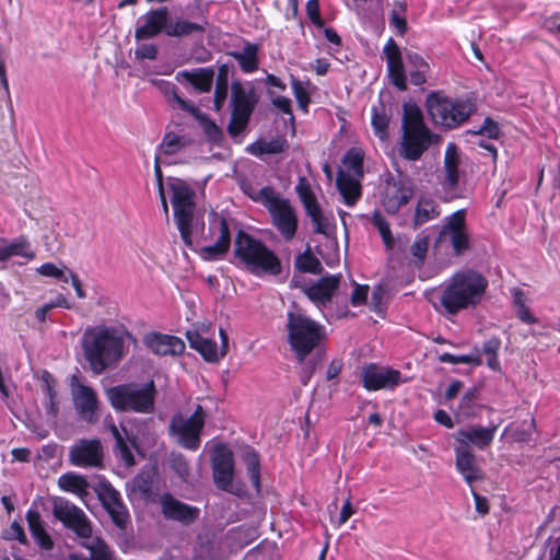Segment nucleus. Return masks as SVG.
<instances>
[{"instance_id": "13d9d810", "label": "nucleus", "mask_w": 560, "mask_h": 560, "mask_svg": "<svg viewBox=\"0 0 560 560\" xmlns=\"http://www.w3.org/2000/svg\"><path fill=\"white\" fill-rule=\"evenodd\" d=\"M475 133L486 136L489 139H498L500 137L501 130L498 122L487 117L482 126Z\"/></svg>"}, {"instance_id": "a211bd4d", "label": "nucleus", "mask_w": 560, "mask_h": 560, "mask_svg": "<svg viewBox=\"0 0 560 560\" xmlns=\"http://www.w3.org/2000/svg\"><path fill=\"white\" fill-rule=\"evenodd\" d=\"M361 381L363 387L370 392L394 389L404 382L398 370L374 363L362 369Z\"/></svg>"}, {"instance_id": "393cba45", "label": "nucleus", "mask_w": 560, "mask_h": 560, "mask_svg": "<svg viewBox=\"0 0 560 560\" xmlns=\"http://www.w3.org/2000/svg\"><path fill=\"white\" fill-rule=\"evenodd\" d=\"M455 467L463 476L469 487L472 483L483 479V472L477 464V458L470 450H464L462 446H454Z\"/></svg>"}, {"instance_id": "bf43d9fd", "label": "nucleus", "mask_w": 560, "mask_h": 560, "mask_svg": "<svg viewBox=\"0 0 560 560\" xmlns=\"http://www.w3.org/2000/svg\"><path fill=\"white\" fill-rule=\"evenodd\" d=\"M100 498L105 510L113 504L115 505V503L121 500L120 493L110 486L103 488L102 492L100 493Z\"/></svg>"}, {"instance_id": "f8f14e48", "label": "nucleus", "mask_w": 560, "mask_h": 560, "mask_svg": "<svg viewBox=\"0 0 560 560\" xmlns=\"http://www.w3.org/2000/svg\"><path fill=\"white\" fill-rule=\"evenodd\" d=\"M460 162L462 158L459 148L454 142H448L444 152V173L440 182L442 199L444 201H452L464 197L465 187L462 180V173L459 171Z\"/></svg>"}, {"instance_id": "f704fd0d", "label": "nucleus", "mask_w": 560, "mask_h": 560, "mask_svg": "<svg viewBox=\"0 0 560 560\" xmlns=\"http://www.w3.org/2000/svg\"><path fill=\"white\" fill-rule=\"evenodd\" d=\"M390 117V109L387 108L384 103L380 102L377 105L372 106L371 125L374 135L381 141H385L388 139V126Z\"/></svg>"}, {"instance_id": "4c0bfd02", "label": "nucleus", "mask_w": 560, "mask_h": 560, "mask_svg": "<svg viewBox=\"0 0 560 560\" xmlns=\"http://www.w3.org/2000/svg\"><path fill=\"white\" fill-rule=\"evenodd\" d=\"M478 392L477 389H468L463 397L455 410L457 421L466 420L478 415L480 406L477 404Z\"/></svg>"}, {"instance_id": "a18cd8bd", "label": "nucleus", "mask_w": 560, "mask_h": 560, "mask_svg": "<svg viewBox=\"0 0 560 560\" xmlns=\"http://www.w3.org/2000/svg\"><path fill=\"white\" fill-rule=\"evenodd\" d=\"M345 173H350L352 176L363 177V154L358 149H350L342 159Z\"/></svg>"}, {"instance_id": "39448f33", "label": "nucleus", "mask_w": 560, "mask_h": 560, "mask_svg": "<svg viewBox=\"0 0 560 560\" xmlns=\"http://www.w3.org/2000/svg\"><path fill=\"white\" fill-rule=\"evenodd\" d=\"M288 342L299 363H303L325 339V327L299 312L287 314Z\"/></svg>"}, {"instance_id": "2f4dec72", "label": "nucleus", "mask_w": 560, "mask_h": 560, "mask_svg": "<svg viewBox=\"0 0 560 560\" xmlns=\"http://www.w3.org/2000/svg\"><path fill=\"white\" fill-rule=\"evenodd\" d=\"M412 194L413 190L410 185L404 182L395 183L387 189L384 198L386 210L390 213L397 212L401 206L411 199Z\"/></svg>"}, {"instance_id": "f257e3e1", "label": "nucleus", "mask_w": 560, "mask_h": 560, "mask_svg": "<svg viewBox=\"0 0 560 560\" xmlns=\"http://www.w3.org/2000/svg\"><path fill=\"white\" fill-rule=\"evenodd\" d=\"M488 288L487 278L474 269L456 271L438 291L440 307L446 315H457L478 306Z\"/></svg>"}, {"instance_id": "c756f323", "label": "nucleus", "mask_w": 560, "mask_h": 560, "mask_svg": "<svg viewBox=\"0 0 560 560\" xmlns=\"http://www.w3.org/2000/svg\"><path fill=\"white\" fill-rule=\"evenodd\" d=\"M361 178L343 171L338 172L336 184L343 202L348 207L354 206L361 197Z\"/></svg>"}, {"instance_id": "3c124183", "label": "nucleus", "mask_w": 560, "mask_h": 560, "mask_svg": "<svg viewBox=\"0 0 560 560\" xmlns=\"http://www.w3.org/2000/svg\"><path fill=\"white\" fill-rule=\"evenodd\" d=\"M439 360L443 363H450V364H471L475 366H479L482 364V360H481L479 353L455 355V354L445 352L439 357Z\"/></svg>"}, {"instance_id": "412c9836", "label": "nucleus", "mask_w": 560, "mask_h": 560, "mask_svg": "<svg viewBox=\"0 0 560 560\" xmlns=\"http://www.w3.org/2000/svg\"><path fill=\"white\" fill-rule=\"evenodd\" d=\"M498 428L499 424L490 427L475 424L459 429L454 433L455 446L469 450V446L472 445L478 450H485L493 442Z\"/></svg>"}, {"instance_id": "0eeeda50", "label": "nucleus", "mask_w": 560, "mask_h": 560, "mask_svg": "<svg viewBox=\"0 0 560 560\" xmlns=\"http://www.w3.org/2000/svg\"><path fill=\"white\" fill-rule=\"evenodd\" d=\"M155 385L150 381L143 385L127 383L106 390V397L117 411L151 413L154 411Z\"/></svg>"}, {"instance_id": "423d86ee", "label": "nucleus", "mask_w": 560, "mask_h": 560, "mask_svg": "<svg viewBox=\"0 0 560 560\" xmlns=\"http://www.w3.org/2000/svg\"><path fill=\"white\" fill-rule=\"evenodd\" d=\"M430 143V130L423 121L421 109L415 105L405 104L399 154L406 160L417 161Z\"/></svg>"}, {"instance_id": "338daca9", "label": "nucleus", "mask_w": 560, "mask_h": 560, "mask_svg": "<svg viewBox=\"0 0 560 560\" xmlns=\"http://www.w3.org/2000/svg\"><path fill=\"white\" fill-rule=\"evenodd\" d=\"M406 62L411 69H430L429 63L417 52L409 51L406 54Z\"/></svg>"}, {"instance_id": "774afa93", "label": "nucleus", "mask_w": 560, "mask_h": 560, "mask_svg": "<svg viewBox=\"0 0 560 560\" xmlns=\"http://www.w3.org/2000/svg\"><path fill=\"white\" fill-rule=\"evenodd\" d=\"M316 369V360L311 359L307 362H305L304 366L302 368V371L300 373V381L303 385H307L311 381L314 372Z\"/></svg>"}, {"instance_id": "603ef678", "label": "nucleus", "mask_w": 560, "mask_h": 560, "mask_svg": "<svg viewBox=\"0 0 560 560\" xmlns=\"http://www.w3.org/2000/svg\"><path fill=\"white\" fill-rule=\"evenodd\" d=\"M68 271H71L66 266L58 267L52 262H45L37 268V272L44 277L55 278L63 283L69 282Z\"/></svg>"}, {"instance_id": "de8ad7c7", "label": "nucleus", "mask_w": 560, "mask_h": 560, "mask_svg": "<svg viewBox=\"0 0 560 560\" xmlns=\"http://www.w3.org/2000/svg\"><path fill=\"white\" fill-rule=\"evenodd\" d=\"M287 148V141L282 138H275L268 141H260L253 145V153L255 154H277L281 153Z\"/></svg>"}, {"instance_id": "c85d7f7f", "label": "nucleus", "mask_w": 560, "mask_h": 560, "mask_svg": "<svg viewBox=\"0 0 560 560\" xmlns=\"http://www.w3.org/2000/svg\"><path fill=\"white\" fill-rule=\"evenodd\" d=\"M88 553H73L71 560H116L113 550L100 537H90L81 541Z\"/></svg>"}, {"instance_id": "dca6fc26", "label": "nucleus", "mask_w": 560, "mask_h": 560, "mask_svg": "<svg viewBox=\"0 0 560 560\" xmlns=\"http://www.w3.org/2000/svg\"><path fill=\"white\" fill-rule=\"evenodd\" d=\"M211 466L215 486L226 492L238 494L233 487L234 455L224 444L214 447L211 456Z\"/></svg>"}, {"instance_id": "79ce46f5", "label": "nucleus", "mask_w": 560, "mask_h": 560, "mask_svg": "<svg viewBox=\"0 0 560 560\" xmlns=\"http://www.w3.org/2000/svg\"><path fill=\"white\" fill-rule=\"evenodd\" d=\"M58 486L63 491H68L78 495L86 493L88 482L79 475L67 472L59 477Z\"/></svg>"}, {"instance_id": "20e7f679", "label": "nucleus", "mask_w": 560, "mask_h": 560, "mask_svg": "<svg viewBox=\"0 0 560 560\" xmlns=\"http://www.w3.org/2000/svg\"><path fill=\"white\" fill-rule=\"evenodd\" d=\"M234 255L255 276H279L282 272L281 260L277 254L260 240L242 230L235 237Z\"/></svg>"}, {"instance_id": "ddd939ff", "label": "nucleus", "mask_w": 560, "mask_h": 560, "mask_svg": "<svg viewBox=\"0 0 560 560\" xmlns=\"http://www.w3.org/2000/svg\"><path fill=\"white\" fill-rule=\"evenodd\" d=\"M439 241L448 243L456 256H460L468 250L470 237L466 226L465 209H459L443 219Z\"/></svg>"}, {"instance_id": "e433bc0d", "label": "nucleus", "mask_w": 560, "mask_h": 560, "mask_svg": "<svg viewBox=\"0 0 560 560\" xmlns=\"http://www.w3.org/2000/svg\"><path fill=\"white\" fill-rule=\"evenodd\" d=\"M257 52V45L247 42L242 50L232 51L230 55L238 62L245 73H252L258 69Z\"/></svg>"}, {"instance_id": "b1692460", "label": "nucleus", "mask_w": 560, "mask_h": 560, "mask_svg": "<svg viewBox=\"0 0 560 560\" xmlns=\"http://www.w3.org/2000/svg\"><path fill=\"white\" fill-rule=\"evenodd\" d=\"M167 8L151 10L139 18L135 36L137 39H149L156 36L166 25Z\"/></svg>"}, {"instance_id": "680f3d73", "label": "nucleus", "mask_w": 560, "mask_h": 560, "mask_svg": "<svg viewBox=\"0 0 560 560\" xmlns=\"http://www.w3.org/2000/svg\"><path fill=\"white\" fill-rule=\"evenodd\" d=\"M369 287L354 283V289L351 293L350 302L352 306H359L365 303L368 299Z\"/></svg>"}, {"instance_id": "a19ab883", "label": "nucleus", "mask_w": 560, "mask_h": 560, "mask_svg": "<svg viewBox=\"0 0 560 560\" xmlns=\"http://www.w3.org/2000/svg\"><path fill=\"white\" fill-rule=\"evenodd\" d=\"M206 21H203V23H196L178 19L170 28L166 30V34L170 36L183 37L194 33H203L206 31Z\"/></svg>"}, {"instance_id": "0e129e2a", "label": "nucleus", "mask_w": 560, "mask_h": 560, "mask_svg": "<svg viewBox=\"0 0 560 560\" xmlns=\"http://www.w3.org/2000/svg\"><path fill=\"white\" fill-rule=\"evenodd\" d=\"M386 62H392L401 59V54L398 45L393 38H389L383 49Z\"/></svg>"}, {"instance_id": "6e6552de", "label": "nucleus", "mask_w": 560, "mask_h": 560, "mask_svg": "<svg viewBox=\"0 0 560 560\" xmlns=\"http://www.w3.org/2000/svg\"><path fill=\"white\" fill-rule=\"evenodd\" d=\"M425 103L433 122L448 129L465 122L476 109L468 100L452 98L440 93L428 95Z\"/></svg>"}, {"instance_id": "9b49d317", "label": "nucleus", "mask_w": 560, "mask_h": 560, "mask_svg": "<svg viewBox=\"0 0 560 560\" xmlns=\"http://www.w3.org/2000/svg\"><path fill=\"white\" fill-rule=\"evenodd\" d=\"M231 89L232 113L228 131L232 137H236L247 127L257 103V96L253 88H246L240 82H233Z\"/></svg>"}, {"instance_id": "37998d69", "label": "nucleus", "mask_w": 560, "mask_h": 560, "mask_svg": "<svg viewBox=\"0 0 560 560\" xmlns=\"http://www.w3.org/2000/svg\"><path fill=\"white\" fill-rule=\"evenodd\" d=\"M188 143L189 141L186 137L167 132L159 145V151L164 155H173L184 149Z\"/></svg>"}, {"instance_id": "8fccbe9b", "label": "nucleus", "mask_w": 560, "mask_h": 560, "mask_svg": "<svg viewBox=\"0 0 560 560\" xmlns=\"http://www.w3.org/2000/svg\"><path fill=\"white\" fill-rule=\"evenodd\" d=\"M228 95V73L225 67H221L217 78L214 90V108L221 110Z\"/></svg>"}, {"instance_id": "72a5a7b5", "label": "nucleus", "mask_w": 560, "mask_h": 560, "mask_svg": "<svg viewBox=\"0 0 560 560\" xmlns=\"http://www.w3.org/2000/svg\"><path fill=\"white\" fill-rule=\"evenodd\" d=\"M26 521L30 532L39 547L46 550L51 549L54 544L45 529L40 514L37 511L31 509L26 512Z\"/></svg>"}, {"instance_id": "864d4df0", "label": "nucleus", "mask_w": 560, "mask_h": 560, "mask_svg": "<svg viewBox=\"0 0 560 560\" xmlns=\"http://www.w3.org/2000/svg\"><path fill=\"white\" fill-rule=\"evenodd\" d=\"M106 511L108 512L112 521L117 527L125 528L127 526V523L129 521V513L127 508L122 503V500L115 503V505L113 504L108 506Z\"/></svg>"}, {"instance_id": "ea45409f", "label": "nucleus", "mask_w": 560, "mask_h": 560, "mask_svg": "<svg viewBox=\"0 0 560 560\" xmlns=\"http://www.w3.org/2000/svg\"><path fill=\"white\" fill-rule=\"evenodd\" d=\"M243 460L246 465V470L249 476L250 482L257 492L260 491V462L259 456L254 450H246L243 453Z\"/></svg>"}, {"instance_id": "cd10ccee", "label": "nucleus", "mask_w": 560, "mask_h": 560, "mask_svg": "<svg viewBox=\"0 0 560 560\" xmlns=\"http://www.w3.org/2000/svg\"><path fill=\"white\" fill-rule=\"evenodd\" d=\"M175 78L180 84H190L199 93H208L212 89L214 70L212 68L183 70L177 72Z\"/></svg>"}, {"instance_id": "9d476101", "label": "nucleus", "mask_w": 560, "mask_h": 560, "mask_svg": "<svg viewBox=\"0 0 560 560\" xmlns=\"http://www.w3.org/2000/svg\"><path fill=\"white\" fill-rule=\"evenodd\" d=\"M207 413L198 405L191 416L175 413L170 423V432L176 436L177 443L186 450L197 451L200 446V435L205 427Z\"/></svg>"}, {"instance_id": "5701e85b", "label": "nucleus", "mask_w": 560, "mask_h": 560, "mask_svg": "<svg viewBox=\"0 0 560 560\" xmlns=\"http://www.w3.org/2000/svg\"><path fill=\"white\" fill-rule=\"evenodd\" d=\"M340 284V276L322 277L317 282L304 287L303 291L318 308L330 303L332 295Z\"/></svg>"}, {"instance_id": "f03ea898", "label": "nucleus", "mask_w": 560, "mask_h": 560, "mask_svg": "<svg viewBox=\"0 0 560 560\" xmlns=\"http://www.w3.org/2000/svg\"><path fill=\"white\" fill-rule=\"evenodd\" d=\"M129 336L114 327L95 326L84 330L81 338L83 355L91 371L100 375L114 368L125 355V338Z\"/></svg>"}, {"instance_id": "2eb2a0df", "label": "nucleus", "mask_w": 560, "mask_h": 560, "mask_svg": "<svg viewBox=\"0 0 560 560\" xmlns=\"http://www.w3.org/2000/svg\"><path fill=\"white\" fill-rule=\"evenodd\" d=\"M209 238L213 244L201 247L200 257L206 261L223 258L231 246V233L225 218L213 214L209 224Z\"/></svg>"}, {"instance_id": "aec40b11", "label": "nucleus", "mask_w": 560, "mask_h": 560, "mask_svg": "<svg viewBox=\"0 0 560 560\" xmlns=\"http://www.w3.org/2000/svg\"><path fill=\"white\" fill-rule=\"evenodd\" d=\"M69 458L77 467H100L103 462V446L97 439H81L71 445Z\"/></svg>"}, {"instance_id": "c03bdc74", "label": "nucleus", "mask_w": 560, "mask_h": 560, "mask_svg": "<svg viewBox=\"0 0 560 560\" xmlns=\"http://www.w3.org/2000/svg\"><path fill=\"white\" fill-rule=\"evenodd\" d=\"M501 348V340L497 337L487 339L482 346L480 352L487 357V366L492 371H500L501 365L498 359V353Z\"/></svg>"}, {"instance_id": "c9c22d12", "label": "nucleus", "mask_w": 560, "mask_h": 560, "mask_svg": "<svg viewBox=\"0 0 560 560\" xmlns=\"http://www.w3.org/2000/svg\"><path fill=\"white\" fill-rule=\"evenodd\" d=\"M441 214L439 205L435 200L428 198V197H421L418 200L412 223L413 228L417 229L423 224H425L429 221H432L436 218H439Z\"/></svg>"}, {"instance_id": "69168bd1", "label": "nucleus", "mask_w": 560, "mask_h": 560, "mask_svg": "<svg viewBox=\"0 0 560 560\" xmlns=\"http://www.w3.org/2000/svg\"><path fill=\"white\" fill-rule=\"evenodd\" d=\"M429 242L427 237H420L411 245L410 252L413 257L423 260L428 252Z\"/></svg>"}, {"instance_id": "6ab92c4d", "label": "nucleus", "mask_w": 560, "mask_h": 560, "mask_svg": "<svg viewBox=\"0 0 560 560\" xmlns=\"http://www.w3.org/2000/svg\"><path fill=\"white\" fill-rule=\"evenodd\" d=\"M71 394L79 418L90 424L96 423L100 418V400L95 390L84 384H72Z\"/></svg>"}, {"instance_id": "49530a36", "label": "nucleus", "mask_w": 560, "mask_h": 560, "mask_svg": "<svg viewBox=\"0 0 560 560\" xmlns=\"http://www.w3.org/2000/svg\"><path fill=\"white\" fill-rule=\"evenodd\" d=\"M371 221L372 224L377 229L385 247L387 249H393L395 246V238L386 219L378 211H375Z\"/></svg>"}, {"instance_id": "4d7b16f0", "label": "nucleus", "mask_w": 560, "mask_h": 560, "mask_svg": "<svg viewBox=\"0 0 560 560\" xmlns=\"http://www.w3.org/2000/svg\"><path fill=\"white\" fill-rule=\"evenodd\" d=\"M406 5L401 2L395 4L390 15V25L394 26L398 34L402 35L407 30V22L404 16Z\"/></svg>"}, {"instance_id": "7c9ffc66", "label": "nucleus", "mask_w": 560, "mask_h": 560, "mask_svg": "<svg viewBox=\"0 0 560 560\" xmlns=\"http://www.w3.org/2000/svg\"><path fill=\"white\" fill-rule=\"evenodd\" d=\"M186 336L190 347L198 351L208 362H217L225 354V351L219 354L218 345L212 339L205 338L196 331H187Z\"/></svg>"}, {"instance_id": "e2e57ef3", "label": "nucleus", "mask_w": 560, "mask_h": 560, "mask_svg": "<svg viewBox=\"0 0 560 560\" xmlns=\"http://www.w3.org/2000/svg\"><path fill=\"white\" fill-rule=\"evenodd\" d=\"M316 265H318V261L306 253H304L303 255H299L295 260L296 268L302 271L313 272Z\"/></svg>"}, {"instance_id": "7ed1b4c3", "label": "nucleus", "mask_w": 560, "mask_h": 560, "mask_svg": "<svg viewBox=\"0 0 560 560\" xmlns=\"http://www.w3.org/2000/svg\"><path fill=\"white\" fill-rule=\"evenodd\" d=\"M244 192L253 201L260 203L267 209L272 225L284 241L289 242L294 238L299 219L296 210L289 199L282 197L281 194L270 186L257 188L248 185L244 187Z\"/></svg>"}, {"instance_id": "052dcab7", "label": "nucleus", "mask_w": 560, "mask_h": 560, "mask_svg": "<svg viewBox=\"0 0 560 560\" xmlns=\"http://www.w3.org/2000/svg\"><path fill=\"white\" fill-rule=\"evenodd\" d=\"M305 9H306V13H307V16L311 20V22L317 27H323L324 22L319 14L318 0H308L306 2Z\"/></svg>"}, {"instance_id": "5fc2aeb1", "label": "nucleus", "mask_w": 560, "mask_h": 560, "mask_svg": "<svg viewBox=\"0 0 560 560\" xmlns=\"http://www.w3.org/2000/svg\"><path fill=\"white\" fill-rule=\"evenodd\" d=\"M171 468L184 481L189 476V465L186 457L180 453H172L170 457Z\"/></svg>"}, {"instance_id": "473e14b6", "label": "nucleus", "mask_w": 560, "mask_h": 560, "mask_svg": "<svg viewBox=\"0 0 560 560\" xmlns=\"http://www.w3.org/2000/svg\"><path fill=\"white\" fill-rule=\"evenodd\" d=\"M108 429L115 439L116 443V455L127 465H135V457L129 446L130 444H135V441L130 439L127 430L122 428L119 430L116 424L110 420L108 424Z\"/></svg>"}, {"instance_id": "09e8293b", "label": "nucleus", "mask_w": 560, "mask_h": 560, "mask_svg": "<svg viewBox=\"0 0 560 560\" xmlns=\"http://www.w3.org/2000/svg\"><path fill=\"white\" fill-rule=\"evenodd\" d=\"M388 75L392 83L400 91L407 89V77L404 69L402 60L387 62Z\"/></svg>"}, {"instance_id": "58836bf2", "label": "nucleus", "mask_w": 560, "mask_h": 560, "mask_svg": "<svg viewBox=\"0 0 560 560\" xmlns=\"http://www.w3.org/2000/svg\"><path fill=\"white\" fill-rule=\"evenodd\" d=\"M13 256L32 259L34 254L25 240H16L10 244L0 246V262H4Z\"/></svg>"}, {"instance_id": "f3484780", "label": "nucleus", "mask_w": 560, "mask_h": 560, "mask_svg": "<svg viewBox=\"0 0 560 560\" xmlns=\"http://www.w3.org/2000/svg\"><path fill=\"white\" fill-rule=\"evenodd\" d=\"M295 191L314 225V232L327 235L330 229V218L323 212L306 177L299 178Z\"/></svg>"}, {"instance_id": "6e6d98bb", "label": "nucleus", "mask_w": 560, "mask_h": 560, "mask_svg": "<svg viewBox=\"0 0 560 560\" xmlns=\"http://www.w3.org/2000/svg\"><path fill=\"white\" fill-rule=\"evenodd\" d=\"M291 86H292V92L294 94V97L299 104V107L302 110L307 112V106L311 102V98H310V94H308L306 88L304 86L303 82H301L300 80H298L295 78H292Z\"/></svg>"}, {"instance_id": "4468645a", "label": "nucleus", "mask_w": 560, "mask_h": 560, "mask_svg": "<svg viewBox=\"0 0 560 560\" xmlns=\"http://www.w3.org/2000/svg\"><path fill=\"white\" fill-rule=\"evenodd\" d=\"M52 514L65 527L72 530L83 540L92 537V526L86 514L75 504L65 498H55Z\"/></svg>"}, {"instance_id": "a878e982", "label": "nucleus", "mask_w": 560, "mask_h": 560, "mask_svg": "<svg viewBox=\"0 0 560 560\" xmlns=\"http://www.w3.org/2000/svg\"><path fill=\"white\" fill-rule=\"evenodd\" d=\"M144 343L159 355H178L185 351V343L180 338L160 332L148 334Z\"/></svg>"}, {"instance_id": "1a4fd4ad", "label": "nucleus", "mask_w": 560, "mask_h": 560, "mask_svg": "<svg viewBox=\"0 0 560 560\" xmlns=\"http://www.w3.org/2000/svg\"><path fill=\"white\" fill-rule=\"evenodd\" d=\"M171 191V202L174 209V219L180 237L185 245L191 246L192 224L195 220V192L191 187L179 178H170L167 182Z\"/></svg>"}, {"instance_id": "bb28decb", "label": "nucleus", "mask_w": 560, "mask_h": 560, "mask_svg": "<svg viewBox=\"0 0 560 560\" xmlns=\"http://www.w3.org/2000/svg\"><path fill=\"white\" fill-rule=\"evenodd\" d=\"M165 92L170 94V101L176 103V105L180 109L196 115L200 126L202 127L205 133L209 137V139L217 141L220 138L221 131L218 128V126L206 115L197 114V108L177 94L176 86L174 84L168 83Z\"/></svg>"}, {"instance_id": "4be33fe9", "label": "nucleus", "mask_w": 560, "mask_h": 560, "mask_svg": "<svg viewBox=\"0 0 560 560\" xmlns=\"http://www.w3.org/2000/svg\"><path fill=\"white\" fill-rule=\"evenodd\" d=\"M159 502L161 512L166 520L179 522L184 525L194 523L200 513L198 508L186 504L170 493L160 495Z\"/></svg>"}]
</instances>
